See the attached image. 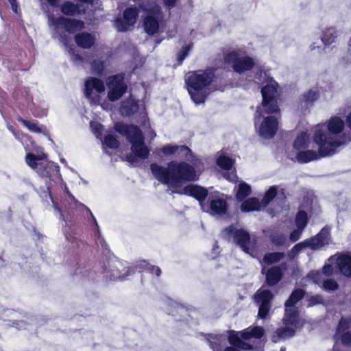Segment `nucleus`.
Returning a JSON list of instances; mask_svg holds the SVG:
<instances>
[{
    "label": "nucleus",
    "mask_w": 351,
    "mask_h": 351,
    "mask_svg": "<svg viewBox=\"0 0 351 351\" xmlns=\"http://www.w3.org/2000/svg\"><path fill=\"white\" fill-rule=\"evenodd\" d=\"M202 208L204 211L210 210L213 215H222L226 212L227 202L223 195L219 196L212 199L209 206L202 204Z\"/></svg>",
    "instance_id": "obj_22"
},
{
    "label": "nucleus",
    "mask_w": 351,
    "mask_h": 351,
    "mask_svg": "<svg viewBox=\"0 0 351 351\" xmlns=\"http://www.w3.org/2000/svg\"><path fill=\"white\" fill-rule=\"evenodd\" d=\"M15 324H16L15 327L17 328L22 329V328H25V324L23 322H21L20 323L17 322V323H15Z\"/></svg>",
    "instance_id": "obj_55"
},
{
    "label": "nucleus",
    "mask_w": 351,
    "mask_h": 351,
    "mask_svg": "<svg viewBox=\"0 0 351 351\" xmlns=\"http://www.w3.org/2000/svg\"><path fill=\"white\" fill-rule=\"evenodd\" d=\"M182 193L194 197L199 200L202 206L204 204L202 201L206 197L208 191L199 186L190 184L183 189Z\"/></svg>",
    "instance_id": "obj_26"
},
{
    "label": "nucleus",
    "mask_w": 351,
    "mask_h": 351,
    "mask_svg": "<svg viewBox=\"0 0 351 351\" xmlns=\"http://www.w3.org/2000/svg\"><path fill=\"white\" fill-rule=\"evenodd\" d=\"M251 186L248 184L241 182L237 186L236 197L237 199L242 201L251 193Z\"/></svg>",
    "instance_id": "obj_37"
},
{
    "label": "nucleus",
    "mask_w": 351,
    "mask_h": 351,
    "mask_svg": "<svg viewBox=\"0 0 351 351\" xmlns=\"http://www.w3.org/2000/svg\"><path fill=\"white\" fill-rule=\"evenodd\" d=\"M351 318L342 317L339 321L337 331L335 335V344L332 351H339L337 343L340 342L346 346H351Z\"/></svg>",
    "instance_id": "obj_15"
},
{
    "label": "nucleus",
    "mask_w": 351,
    "mask_h": 351,
    "mask_svg": "<svg viewBox=\"0 0 351 351\" xmlns=\"http://www.w3.org/2000/svg\"><path fill=\"white\" fill-rule=\"evenodd\" d=\"M152 274H155L157 276H159L161 274V270L158 267L151 265L149 267V269L148 270Z\"/></svg>",
    "instance_id": "obj_51"
},
{
    "label": "nucleus",
    "mask_w": 351,
    "mask_h": 351,
    "mask_svg": "<svg viewBox=\"0 0 351 351\" xmlns=\"http://www.w3.org/2000/svg\"><path fill=\"white\" fill-rule=\"evenodd\" d=\"M79 1L84 3H91L93 4L95 0H78Z\"/></svg>",
    "instance_id": "obj_58"
},
{
    "label": "nucleus",
    "mask_w": 351,
    "mask_h": 351,
    "mask_svg": "<svg viewBox=\"0 0 351 351\" xmlns=\"http://www.w3.org/2000/svg\"><path fill=\"white\" fill-rule=\"evenodd\" d=\"M104 145L110 149H116L119 146V141L112 134H108L104 141Z\"/></svg>",
    "instance_id": "obj_43"
},
{
    "label": "nucleus",
    "mask_w": 351,
    "mask_h": 351,
    "mask_svg": "<svg viewBox=\"0 0 351 351\" xmlns=\"http://www.w3.org/2000/svg\"><path fill=\"white\" fill-rule=\"evenodd\" d=\"M138 12V9L136 7L127 8L123 12V18H117L115 21V25L118 31L125 32L130 30L136 21Z\"/></svg>",
    "instance_id": "obj_17"
},
{
    "label": "nucleus",
    "mask_w": 351,
    "mask_h": 351,
    "mask_svg": "<svg viewBox=\"0 0 351 351\" xmlns=\"http://www.w3.org/2000/svg\"><path fill=\"white\" fill-rule=\"evenodd\" d=\"M338 37V32L334 27H328L322 32V42L325 47L335 43Z\"/></svg>",
    "instance_id": "obj_31"
},
{
    "label": "nucleus",
    "mask_w": 351,
    "mask_h": 351,
    "mask_svg": "<svg viewBox=\"0 0 351 351\" xmlns=\"http://www.w3.org/2000/svg\"><path fill=\"white\" fill-rule=\"evenodd\" d=\"M179 311H180V312L182 313V312H184V308L183 307H180V308H179Z\"/></svg>",
    "instance_id": "obj_63"
},
{
    "label": "nucleus",
    "mask_w": 351,
    "mask_h": 351,
    "mask_svg": "<svg viewBox=\"0 0 351 351\" xmlns=\"http://www.w3.org/2000/svg\"><path fill=\"white\" fill-rule=\"evenodd\" d=\"M279 110L276 98L263 99L262 106L258 108L256 114L261 116L263 112L267 114L276 113Z\"/></svg>",
    "instance_id": "obj_28"
},
{
    "label": "nucleus",
    "mask_w": 351,
    "mask_h": 351,
    "mask_svg": "<svg viewBox=\"0 0 351 351\" xmlns=\"http://www.w3.org/2000/svg\"><path fill=\"white\" fill-rule=\"evenodd\" d=\"M262 207V202H260L256 197H251L242 203L241 209L243 212H251L258 210Z\"/></svg>",
    "instance_id": "obj_34"
},
{
    "label": "nucleus",
    "mask_w": 351,
    "mask_h": 351,
    "mask_svg": "<svg viewBox=\"0 0 351 351\" xmlns=\"http://www.w3.org/2000/svg\"><path fill=\"white\" fill-rule=\"evenodd\" d=\"M264 335V330L262 327L256 326L254 328H247L241 332L230 331L228 336L229 343L236 346L242 350H250L252 346L245 341L251 338L259 339Z\"/></svg>",
    "instance_id": "obj_10"
},
{
    "label": "nucleus",
    "mask_w": 351,
    "mask_h": 351,
    "mask_svg": "<svg viewBox=\"0 0 351 351\" xmlns=\"http://www.w3.org/2000/svg\"><path fill=\"white\" fill-rule=\"evenodd\" d=\"M278 187L276 186H271L265 193L263 199V206L265 207L276 195Z\"/></svg>",
    "instance_id": "obj_41"
},
{
    "label": "nucleus",
    "mask_w": 351,
    "mask_h": 351,
    "mask_svg": "<svg viewBox=\"0 0 351 351\" xmlns=\"http://www.w3.org/2000/svg\"><path fill=\"white\" fill-rule=\"evenodd\" d=\"M214 78L213 69L190 72L186 75L187 90L194 103H204L210 93L215 90L212 86Z\"/></svg>",
    "instance_id": "obj_3"
},
{
    "label": "nucleus",
    "mask_w": 351,
    "mask_h": 351,
    "mask_svg": "<svg viewBox=\"0 0 351 351\" xmlns=\"http://www.w3.org/2000/svg\"><path fill=\"white\" fill-rule=\"evenodd\" d=\"M90 124V128H92V130L96 135L97 138H100L103 129L102 125L99 123L95 121H91Z\"/></svg>",
    "instance_id": "obj_46"
},
{
    "label": "nucleus",
    "mask_w": 351,
    "mask_h": 351,
    "mask_svg": "<svg viewBox=\"0 0 351 351\" xmlns=\"http://www.w3.org/2000/svg\"><path fill=\"white\" fill-rule=\"evenodd\" d=\"M25 160L27 165L42 176H53L54 181L60 179L58 170L53 163L48 161L45 154L34 155L28 153Z\"/></svg>",
    "instance_id": "obj_7"
},
{
    "label": "nucleus",
    "mask_w": 351,
    "mask_h": 351,
    "mask_svg": "<svg viewBox=\"0 0 351 351\" xmlns=\"http://www.w3.org/2000/svg\"><path fill=\"white\" fill-rule=\"evenodd\" d=\"M138 108L136 101L134 99L130 98L123 102L121 112L123 114L130 115L136 112Z\"/></svg>",
    "instance_id": "obj_36"
},
{
    "label": "nucleus",
    "mask_w": 351,
    "mask_h": 351,
    "mask_svg": "<svg viewBox=\"0 0 351 351\" xmlns=\"http://www.w3.org/2000/svg\"><path fill=\"white\" fill-rule=\"evenodd\" d=\"M308 302V306H314L316 304H322L323 302V298L320 295H315L309 298Z\"/></svg>",
    "instance_id": "obj_48"
},
{
    "label": "nucleus",
    "mask_w": 351,
    "mask_h": 351,
    "mask_svg": "<svg viewBox=\"0 0 351 351\" xmlns=\"http://www.w3.org/2000/svg\"><path fill=\"white\" fill-rule=\"evenodd\" d=\"M329 262L335 261L339 271L346 277H351V256L348 254H341L337 257L331 256Z\"/></svg>",
    "instance_id": "obj_23"
},
{
    "label": "nucleus",
    "mask_w": 351,
    "mask_h": 351,
    "mask_svg": "<svg viewBox=\"0 0 351 351\" xmlns=\"http://www.w3.org/2000/svg\"><path fill=\"white\" fill-rule=\"evenodd\" d=\"M19 121L21 122L29 131L35 133L43 134L45 136L48 137L49 140L51 141L48 130L45 126L39 125L38 123L35 121H29L23 119H19Z\"/></svg>",
    "instance_id": "obj_30"
},
{
    "label": "nucleus",
    "mask_w": 351,
    "mask_h": 351,
    "mask_svg": "<svg viewBox=\"0 0 351 351\" xmlns=\"http://www.w3.org/2000/svg\"><path fill=\"white\" fill-rule=\"evenodd\" d=\"M322 287L326 291H335L337 289L339 285L337 282L332 279L324 280V278L322 280Z\"/></svg>",
    "instance_id": "obj_44"
},
{
    "label": "nucleus",
    "mask_w": 351,
    "mask_h": 351,
    "mask_svg": "<svg viewBox=\"0 0 351 351\" xmlns=\"http://www.w3.org/2000/svg\"><path fill=\"white\" fill-rule=\"evenodd\" d=\"M319 97V92L317 89H311L302 95V101L306 104H313Z\"/></svg>",
    "instance_id": "obj_40"
},
{
    "label": "nucleus",
    "mask_w": 351,
    "mask_h": 351,
    "mask_svg": "<svg viewBox=\"0 0 351 351\" xmlns=\"http://www.w3.org/2000/svg\"><path fill=\"white\" fill-rule=\"evenodd\" d=\"M333 263H335V261L331 263L328 261V263L323 267L322 271H312L308 275V277L312 279L316 284L322 283V280L324 276L328 277L332 274L333 268L332 264Z\"/></svg>",
    "instance_id": "obj_27"
},
{
    "label": "nucleus",
    "mask_w": 351,
    "mask_h": 351,
    "mask_svg": "<svg viewBox=\"0 0 351 351\" xmlns=\"http://www.w3.org/2000/svg\"><path fill=\"white\" fill-rule=\"evenodd\" d=\"M61 11L66 15L72 16L75 14L84 13L85 9H82L80 5H75L72 2L66 1L62 5Z\"/></svg>",
    "instance_id": "obj_35"
},
{
    "label": "nucleus",
    "mask_w": 351,
    "mask_h": 351,
    "mask_svg": "<svg viewBox=\"0 0 351 351\" xmlns=\"http://www.w3.org/2000/svg\"><path fill=\"white\" fill-rule=\"evenodd\" d=\"M346 121L350 132H345V121L339 116H332L325 123L316 125L313 129V139L318 150L304 149L296 154H289V158L300 163H307L335 154L339 147L351 142V112Z\"/></svg>",
    "instance_id": "obj_1"
},
{
    "label": "nucleus",
    "mask_w": 351,
    "mask_h": 351,
    "mask_svg": "<svg viewBox=\"0 0 351 351\" xmlns=\"http://www.w3.org/2000/svg\"><path fill=\"white\" fill-rule=\"evenodd\" d=\"M330 241V229L327 227H324L315 237L294 245L289 252V256L291 258H293L305 247H309L310 249L315 250H320L323 247L329 245Z\"/></svg>",
    "instance_id": "obj_9"
},
{
    "label": "nucleus",
    "mask_w": 351,
    "mask_h": 351,
    "mask_svg": "<svg viewBox=\"0 0 351 351\" xmlns=\"http://www.w3.org/2000/svg\"><path fill=\"white\" fill-rule=\"evenodd\" d=\"M160 152L165 156L174 155L180 158L191 160V151L188 147L184 145L167 144L161 147Z\"/></svg>",
    "instance_id": "obj_21"
},
{
    "label": "nucleus",
    "mask_w": 351,
    "mask_h": 351,
    "mask_svg": "<svg viewBox=\"0 0 351 351\" xmlns=\"http://www.w3.org/2000/svg\"><path fill=\"white\" fill-rule=\"evenodd\" d=\"M10 4H11V7H12V10L14 12H17V5H16V2L15 3H12Z\"/></svg>",
    "instance_id": "obj_59"
},
{
    "label": "nucleus",
    "mask_w": 351,
    "mask_h": 351,
    "mask_svg": "<svg viewBox=\"0 0 351 351\" xmlns=\"http://www.w3.org/2000/svg\"><path fill=\"white\" fill-rule=\"evenodd\" d=\"M47 18L52 36L58 38L64 45L67 44L66 33H73L84 27V23L82 21L66 19L64 16L56 17L50 14H48Z\"/></svg>",
    "instance_id": "obj_5"
},
{
    "label": "nucleus",
    "mask_w": 351,
    "mask_h": 351,
    "mask_svg": "<svg viewBox=\"0 0 351 351\" xmlns=\"http://www.w3.org/2000/svg\"><path fill=\"white\" fill-rule=\"evenodd\" d=\"M256 78L259 80V82L263 81V83H266V85L261 89L263 99L276 97L278 85L272 77H270L266 72L261 71L259 73H257Z\"/></svg>",
    "instance_id": "obj_18"
},
{
    "label": "nucleus",
    "mask_w": 351,
    "mask_h": 351,
    "mask_svg": "<svg viewBox=\"0 0 351 351\" xmlns=\"http://www.w3.org/2000/svg\"><path fill=\"white\" fill-rule=\"evenodd\" d=\"M308 221L307 214L304 210H300L296 215L295 223L297 228L304 229Z\"/></svg>",
    "instance_id": "obj_42"
},
{
    "label": "nucleus",
    "mask_w": 351,
    "mask_h": 351,
    "mask_svg": "<svg viewBox=\"0 0 351 351\" xmlns=\"http://www.w3.org/2000/svg\"><path fill=\"white\" fill-rule=\"evenodd\" d=\"M303 229L297 228L296 230L291 232L290 234V240L293 242L298 241L301 235Z\"/></svg>",
    "instance_id": "obj_50"
},
{
    "label": "nucleus",
    "mask_w": 351,
    "mask_h": 351,
    "mask_svg": "<svg viewBox=\"0 0 351 351\" xmlns=\"http://www.w3.org/2000/svg\"><path fill=\"white\" fill-rule=\"evenodd\" d=\"M223 234L226 236L233 237L234 241L245 252L252 254L256 242L254 239L250 238L247 232L243 230H236L235 228L231 226L226 229Z\"/></svg>",
    "instance_id": "obj_13"
},
{
    "label": "nucleus",
    "mask_w": 351,
    "mask_h": 351,
    "mask_svg": "<svg viewBox=\"0 0 351 351\" xmlns=\"http://www.w3.org/2000/svg\"><path fill=\"white\" fill-rule=\"evenodd\" d=\"M310 143V137L308 133L306 132H302L295 139L293 149L289 154H296L298 151L306 149Z\"/></svg>",
    "instance_id": "obj_29"
},
{
    "label": "nucleus",
    "mask_w": 351,
    "mask_h": 351,
    "mask_svg": "<svg viewBox=\"0 0 351 351\" xmlns=\"http://www.w3.org/2000/svg\"><path fill=\"white\" fill-rule=\"evenodd\" d=\"M66 191H67V193H68L69 196L72 199H73L75 202H76V200H75V199L74 196H73L71 193H69V191H67V189H66Z\"/></svg>",
    "instance_id": "obj_62"
},
{
    "label": "nucleus",
    "mask_w": 351,
    "mask_h": 351,
    "mask_svg": "<svg viewBox=\"0 0 351 351\" xmlns=\"http://www.w3.org/2000/svg\"><path fill=\"white\" fill-rule=\"evenodd\" d=\"M272 294L270 291L260 289L254 295V300L259 306L258 316L261 318H265L271 307L270 302L272 299Z\"/></svg>",
    "instance_id": "obj_19"
},
{
    "label": "nucleus",
    "mask_w": 351,
    "mask_h": 351,
    "mask_svg": "<svg viewBox=\"0 0 351 351\" xmlns=\"http://www.w3.org/2000/svg\"><path fill=\"white\" fill-rule=\"evenodd\" d=\"M108 64V59H97L92 63V69L95 73L102 75L107 70Z\"/></svg>",
    "instance_id": "obj_38"
},
{
    "label": "nucleus",
    "mask_w": 351,
    "mask_h": 351,
    "mask_svg": "<svg viewBox=\"0 0 351 351\" xmlns=\"http://www.w3.org/2000/svg\"><path fill=\"white\" fill-rule=\"evenodd\" d=\"M51 186V184H49V183L47 184V189H48V191H49Z\"/></svg>",
    "instance_id": "obj_64"
},
{
    "label": "nucleus",
    "mask_w": 351,
    "mask_h": 351,
    "mask_svg": "<svg viewBox=\"0 0 351 351\" xmlns=\"http://www.w3.org/2000/svg\"><path fill=\"white\" fill-rule=\"evenodd\" d=\"M71 60L74 62H81L82 60L80 58V57L78 56V55H75V54H73L71 56Z\"/></svg>",
    "instance_id": "obj_54"
},
{
    "label": "nucleus",
    "mask_w": 351,
    "mask_h": 351,
    "mask_svg": "<svg viewBox=\"0 0 351 351\" xmlns=\"http://www.w3.org/2000/svg\"><path fill=\"white\" fill-rule=\"evenodd\" d=\"M138 266L140 269H144L148 271L151 265L148 264L145 261H141L138 263Z\"/></svg>",
    "instance_id": "obj_52"
},
{
    "label": "nucleus",
    "mask_w": 351,
    "mask_h": 351,
    "mask_svg": "<svg viewBox=\"0 0 351 351\" xmlns=\"http://www.w3.org/2000/svg\"><path fill=\"white\" fill-rule=\"evenodd\" d=\"M281 278L282 271L278 267H271L266 273V281L270 286L278 283L280 280Z\"/></svg>",
    "instance_id": "obj_33"
},
{
    "label": "nucleus",
    "mask_w": 351,
    "mask_h": 351,
    "mask_svg": "<svg viewBox=\"0 0 351 351\" xmlns=\"http://www.w3.org/2000/svg\"><path fill=\"white\" fill-rule=\"evenodd\" d=\"M225 351H239V350H238L237 349H236L234 348L228 347V348H226Z\"/></svg>",
    "instance_id": "obj_60"
},
{
    "label": "nucleus",
    "mask_w": 351,
    "mask_h": 351,
    "mask_svg": "<svg viewBox=\"0 0 351 351\" xmlns=\"http://www.w3.org/2000/svg\"><path fill=\"white\" fill-rule=\"evenodd\" d=\"M116 130L123 136L132 144V154L128 157L131 162H138L141 159H145L149 156V149L145 145L141 132L138 127L128 125L123 123H117Z\"/></svg>",
    "instance_id": "obj_4"
},
{
    "label": "nucleus",
    "mask_w": 351,
    "mask_h": 351,
    "mask_svg": "<svg viewBox=\"0 0 351 351\" xmlns=\"http://www.w3.org/2000/svg\"><path fill=\"white\" fill-rule=\"evenodd\" d=\"M95 37L88 33H81L75 36V42L79 47L89 48L95 43Z\"/></svg>",
    "instance_id": "obj_32"
},
{
    "label": "nucleus",
    "mask_w": 351,
    "mask_h": 351,
    "mask_svg": "<svg viewBox=\"0 0 351 351\" xmlns=\"http://www.w3.org/2000/svg\"><path fill=\"white\" fill-rule=\"evenodd\" d=\"M47 1L52 6H57L59 3V0H47Z\"/></svg>",
    "instance_id": "obj_57"
},
{
    "label": "nucleus",
    "mask_w": 351,
    "mask_h": 351,
    "mask_svg": "<svg viewBox=\"0 0 351 351\" xmlns=\"http://www.w3.org/2000/svg\"><path fill=\"white\" fill-rule=\"evenodd\" d=\"M191 49V46L187 45V46L183 47L181 49V50L178 52V59L180 63H181L185 59V58L187 56L188 53L189 52Z\"/></svg>",
    "instance_id": "obj_47"
},
{
    "label": "nucleus",
    "mask_w": 351,
    "mask_h": 351,
    "mask_svg": "<svg viewBox=\"0 0 351 351\" xmlns=\"http://www.w3.org/2000/svg\"><path fill=\"white\" fill-rule=\"evenodd\" d=\"M284 324L285 327L283 328H280L277 330L276 334L277 336L273 337V341L276 342L278 339H286L292 337L295 330L298 328H300L302 326V324H300L298 317L296 316L295 321L293 322V324H287L285 323V318L283 319Z\"/></svg>",
    "instance_id": "obj_24"
},
{
    "label": "nucleus",
    "mask_w": 351,
    "mask_h": 351,
    "mask_svg": "<svg viewBox=\"0 0 351 351\" xmlns=\"http://www.w3.org/2000/svg\"><path fill=\"white\" fill-rule=\"evenodd\" d=\"M283 256L284 254L280 252L268 253L265 255L261 263L267 265H271L280 261Z\"/></svg>",
    "instance_id": "obj_39"
},
{
    "label": "nucleus",
    "mask_w": 351,
    "mask_h": 351,
    "mask_svg": "<svg viewBox=\"0 0 351 351\" xmlns=\"http://www.w3.org/2000/svg\"><path fill=\"white\" fill-rule=\"evenodd\" d=\"M323 43L322 42V40H319V39L317 40V41L313 42L310 45V49L311 51H313L315 53L321 54L322 53L323 51L324 50V47H323Z\"/></svg>",
    "instance_id": "obj_45"
},
{
    "label": "nucleus",
    "mask_w": 351,
    "mask_h": 351,
    "mask_svg": "<svg viewBox=\"0 0 351 351\" xmlns=\"http://www.w3.org/2000/svg\"><path fill=\"white\" fill-rule=\"evenodd\" d=\"M217 164L222 169L227 171L223 173V177L226 180L230 182L237 180V175L233 168L234 161L230 157L223 153H220L217 158Z\"/></svg>",
    "instance_id": "obj_20"
},
{
    "label": "nucleus",
    "mask_w": 351,
    "mask_h": 351,
    "mask_svg": "<svg viewBox=\"0 0 351 351\" xmlns=\"http://www.w3.org/2000/svg\"><path fill=\"white\" fill-rule=\"evenodd\" d=\"M349 49H348V60L351 62V36L349 40Z\"/></svg>",
    "instance_id": "obj_56"
},
{
    "label": "nucleus",
    "mask_w": 351,
    "mask_h": 351,
    "mask_svg": "<svg viewBox=\"0 0 351 351\" xmlns=\"http://www.w3.org/2000/svg\"><path fill=\"white\" fill-rule=\"evenodd\" d=\"M151 170L156 180L173 188L181 186L185 182L195 180L199 175L192 166L185 162L171 161L167 168L152 164Z\"/></svg>",
    "instance_id": "obj_2"
},
{
    "label": "nucleus",
    "mask_w": 351,
    "mask_h": 351,
    "mask_svg": "<svg viewBox=\"0 0 351 351\" xmlns=\"http://www.w3.org/2000/svg\"><path fill=\"white\" fill-rule=\"evenodd\" d=\"M211 346L214 351H221V348H218L217 346H214L213 342H211Z\"/></svg>",
    "instance_id": "obj_61"
},
{
    "label": "nucleus",
    "mask_w": 351,
    "mask_h": 351,
    "mask_svg": "<svg viewBox=\"0 0 351 351\" xmlns=\"http://www.w3.org/2000/svg\"><path fill=\"white\" fill-rule=\"evenodd\" d=\"M304 296V291L302 289H296L292 292L289 299L285 302V321L287 324H293L295 321L296 316L298 317V310L295 307L296 304Z\"/></svg>",
    "instance_id": "obj_16"
},
{
    "label": "nucleus",
    "mask_w": 351,
    "mask_h": 351,
    "mask_svg": "<svg viewBox=\"0 0 351 351\" xmlns=\"http://www.w3.org/2000/svg\"><path fill=\"white\" fill-rule=\"evenodd\" d=\"M147 12L144 20V27L148 34L152 35L159 29V21L162 19L160 8L157 5L155 0H143L138 5Z\"/></svg>",
    "instance_id": "obj_8"
},
{
    "label": "nucleus",
    "mask_w": 351,
    "mask_h": 351,
    "mask_svg": "<svg viewBox=\"0 0 351 351\" xmlns=\"http://www.w3.org/2000/svg\"><path fill=\"white\" fill-rule=\"evenodd\" d=\"M225 60L232 64L235 72L239 73L251 69L255 64L252 58L241 55L236 51L228 53L226 56Z\"/></svg>",
    "instance_id": "obj_14"
},
{
    "label": "nucleus",
    "mask_w": 351,
    "mask_h": 351,
    "mask_svg": "<svg viewBox=\"0 0 351 351\" xmlns=\"http://www.w3.org/2000/svg\"><path fill=\"white\" fill-rule=\"evenodd\" d=\"M123 74H117L108 77L106 84L108 88L107 101H115L119 99L127 90V86L123 81Z\"/></svg>",
    "instance_id": "obj_12"
},
{
    "label": "nucleus",
    "mask_w": 351,
    "mask_h": 351,
    "mask_svg": "<svg viewBox=\"0 0 351 351\" xmlns=\"http://www.w3.org/2000/svg\"><path fill=\"white\" fill-rule=\"evenodd\" d=\"M164 3L166 6L169 8H173L175 6L176 3L178 0H163Z\"/></svg>",
    "instance_id": "obj_53"
},
{
    "label": "nucleus",
    "mask_w": 351,
    "mask_h": 351,
    "mask_svg": "<svg viewBox=\"0 0 351 351\" xmlns=\"http://www.w3.org/2000/svg\"><path fill=\"white\" fill-rule=\"evenodd\" d=\"M254 125L258 134L264 138H271L278 130V120L274 116L261 118V116L255 114Z\"/></svg>",
    "instance_id": "obj_11"
},
{
    "label": "nucleus",
    "mask_w": 351,
    "mask_h": 351,
    "mask_svg": "<svg viewBox=\"0 0 351 351\" xmlns=\"http://www.w3.org/2000/svg\"><path fill=\"white\" fill-rule=\"evenodd\" d=\"M106 87L104 82L97 77H89L84 82V94L93 104L99 105L103 109L110 108V104L104 97Z\"/></svg>",
    "instance_id": "obj_6"
},
{
    "label": "nucleus",
    "mask_w": 351,
    "mask_h": 351,
    "mask_svg": "<svg viewBox=\"0 0 351 351\" xmlns=\"http://www.w3.org/2000/svg\"><path fill=\"white\" fill-rule=\"evenodd\" d=\"M272 242L276 245H282L284 244L285 241V237L283 234H276L271 237Z\"/></svg>",
    "instance_id": "obj_49"
},
{
    "label": "nucleus",
    "mask_w": 351,
    "mask_h": 351,
    "mask_svg": "<svg viewBox=\"0 0 351 351\" xmlns=\"http://www.w3.org/2000/svg\"><path fill=\"white\" fill-rule=\"evenodd\" d=\"M132 271L130 268L125 269L121 262L118 260H112L109 263L108 272L111 273L112 280L123 279L126 276L129 275Z\"/></svg>",
    "instance_id": "obj_25"
}]
</instances>
